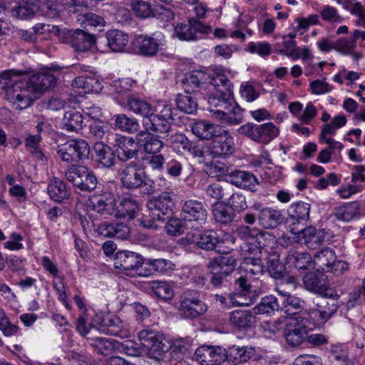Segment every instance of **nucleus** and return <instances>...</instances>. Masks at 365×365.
<instances>
[{"mask_svg": "<svg viewBox=\"0 0 365 365\" xmlns=\"http://www.w3.org/2000/svg\"><path fill=\"white\" fill-rule=\"evenodd\" d=\"M155 3L153 16L158 17L166 22L170 21L174 19V14L171 11L170 6L158 4L157 1H155Z\"/></svg>", "mask_w": 365, "mask_h": 365, "instance_id": "774afa93", "label": "nucleus"}, {"mask_svg": "<svg viewBox=\"0 0 365 365\" xmlns=\"http://www.w3.org/2000/svg\"><path fill=\"white\" fill-rule=\"evenodd\" d=\"M225 114L224 117L219 119L222 123L236 125L240 123L243 119V110L236 104L235 101L234 105L231 108L227 109Z\"/></svg>", "mask_w": 365, "mask_h": 365, "instance_id": "5fc2aeb1", "label": "nucleus"}, {"mask_svg": "<svg viewBox=\"0 0 365 365\" xmlns=\"http://www.w3.org/2000/svg\"><path fill=\"white\" fill-rule=\"evenodd\" d=\"M162 138L165 139V145L171 147L177 153L183 154L192 149V143L183 134L175 133Z\"/></svg>", "mask_w": 365, "mask_h": 365, "instance_id": "473e14b6", "label": "nucleus"}, {"mask_svg": "<svg viewBox=\"0 0 365 365\" xmlns=\"http://www.w3.org/2000/svg\"><path fill=\"white\" fill-rule=\"evenodd\" d=\"M226 180L237 187L251 192H255L259 184L254 174L240 170H235L227 173Z\"/></svg>", "mask_w": 365, "mask_h": 365, "instance_id": "412c9836", "label": "nucleus"}, {"mask_svg": "<svg viewBox=\"0 0 365 365\" xmlns=\"http://www.w3.org/2000/svg\"><path fill=\"white\" fill-rule=\"evenodd\" d=\"M212 216L214 220L220 224L227 225L231 223L235 217V212L227 207L226 205L217 202L212 205Z\"/></svg>", "mask_w": 365, "mask_h": 365, "instance_id": "4c0bfd02", "label": "nucleus"}, {"mask_svg": "<svg viewBox=\"0 0 365 365\" xmlns=\"http://www.w3.org/2000/svg\"><path fill=\"white\" fill-rule=\"evenodd\" d=\"M139 210L140 205L135 200L123 198L117 207L116 218L131 220L137 216Z\"/></svg>", "mask_w": 365, "mask_h": 365, "instance_id": "72a5a7b5", "label": "nucleus"}, {"mask_svg": "<svg viewBox=\"0 0 365 365\" xmlns=\"http://www.w3.org/2000/svg\"><path fill=\"white\" fill-rule=\"evenodd\" d=\"M98 180L93 171L85 167L77 188L82 191L91 192L96 187Z\"/></svg>", "mask_w": 365, "mask_h": 365, "instance_id": "6e6d98bb", "label": "nucleus"}, {"mask_svg": "<svg viewBox=\"0 0 365 365\" xmlns=\"http://www.w3.org/2000/svg\"><path fill=\"white\" fill-rule=\"evenodd\" d=\"M207 311V305L197 297L185 295L180 301L179 315L185 319L197 318Z\"/></svg>", "mask_w": 365, "mask_h": 365, "instance_id": "ddd939ff", "label": "nucleus"}, {"mask_svg": "<svg viewBox=\"0 0 365 365\" xmlns=\"http://www.w3.org/2000/svg\"><path fill=\"white\" fill-rule=\"evenodd\" d=\"M122 185L129 190H135L147 183L145 172L135 163L128 164L120 173Z\"/></svg>", "mask_w": 365, "mask_h": 365, "instance_id": "6e6552de", "label": "nucleus"}, {"mask_svg": "<svg viewBox=\"0 0 365 365\" xmlns=\"http://www.w3.org/2000/svg\"><path fill=\"white\" fill-rule=\"evenodd\" d=\"M257 133L259 135L258 143H267L276 138L279 134V129L272 123L257 125Z\"/></svg>", "mask_w": 365, "mask_h": 365, "instance_id": "864d4df0", "label": "nucleus"}, {"mask_svg": "<svg viewBox=\"0 0 365 365\" xmlns=\"http://www.w3.org/2000/svg\"><path fill=\"white\" fill-rule=\"evenodd\" d=\"M358 213V209L355 204H349L337 209L335 216L342 221L351 220Z\"/></svg>", "mask_w": 365, "mask_h": 365, "instance_id": "0e129e2a", "label": "nucleus"}, {"mask_svg": "<svg viewBox=\"0 0 365 365\" xmlns=\"http://www.w3.org/2000/svg\"><path fill=\"white\" fill-rule=\"evenodd\" d=\"M83 117L79 111L68 110L65 112L61 121L62 129L68 132L78 133L83 128Z\"/></svg>", "mask_w": 365, "mask_h": 365, "instance_id": "f704fd0d", "label": "nucleus"}, {"mask_svg": "<svg viewBox=\"0 0 365 365\" xmlns=\"http://www.w3.org/2000/svg\"><path fill=\"white\" fill-rule=\"evenodd\" d=\"M225 361L239 364L248 361L254 355L255 351L251 347L234 345L227 350L225 349Z\"/></svg>", "mask_w": 365, "mask_h": 365, "instance_id": "2f4dec72", "label": "nucleus"}, {"mask_svg": "<svg viewBox=\"0 0 365 365\" xmlns=\"http://www.w3.org/2000/svg\"><path fill=\"white\" fill-rule=\"evenodd\" d=\"M127 104L130 110L146 118H148L154 112L153 108L149 103L138 97L129 96Z\"/></svg>", "mask_w": 365, "mask_h": 365, "instance_id": "c03bdc74", "label": "nucleus"}, {"mask_svg": "<svg viewBox=\"0 0 365 365\" xmlns=\"http://www.w3.org/2000/svg\"><path fill=\"white\" fill-rule=\"evenodd\" d=\"M291 232L295 235V241L304 244L309 249H317L324 241L329 240V236L324 230H317L315 227L309 226L302 229L291 227Z\"/></svg>", "mask_w": 365, "mask_h": 365, "instance_id": "0eeeda50", "label": "nucleus"}, {"mask_svg": "<svg viewBox=\"0 0 365 365\" xmlns=\"http://www.w3.org/2000/svg\"><path fill=\"white\" fill-rule=\"evenodd\" d=\"M266 262L269 274L274 279H282L284 276V268L279 260V256L274 252H267L264 256V262Z\"/></svg>", "mask_w": 365, "mask_h": 365, "instance_id": "e433bc0d", "label": "nucleus"}, {"mask_svg": "<svg viewBox=\"0 0 365 365\" xmlns=\"http://www.w3.org/2000/svg\"><path fill=\"white\" fill-rule=\"evenodd\" d=\"M210 85L216 90L217 93L208 96L207 109L214 118L219 120L234 105L232 83L223 73L216 71L210 78Z\"/></svg>", "mask_w": 365, "mask_h": 365, "instance_id": "f03ea898", "label": "nucleus"}, {"mask_svg": "<svg viewBox=\"0 0 365 365\" xmlns=\"http://www.w3.org/2000/svg\"><path fill=\"white\" fill-rule=\"evenodd\" d=\"M254 207L259 210L257 220L259 225L265 229H274L282 225L284 217L282 211L272 207L259 209V205H255Z\"/></svg>", "mask_w": 365, "mask_h": 365, "instance_id": "5701e85b", "label": "nucleus"}, {"mask_svg": "<svg viewBox=\"0 0 365 365\" xmlns=\"http://www.w3.org/2000/svg\"><path fill=\"white\" fill-rule=\"evenodd\" d=\"M175 103L177 108L184 113L193 114L197 111V103L190 93L179 94Z\"/></svg>", "mask_w": 365, "mask_h": 365, "instance_id": "09e8293b", "label": "nucleus"}, {"mask_svg": "<svg viewBox=\"0 0 365 365\" xmlns=\"http://www.w3.org/2000/svg\"><path fill=\"white\" fill-rule=\"evenodd\" d=\"M93 209L100 215L107 217L114 215L116 217V202L114 196L110 192H104L94 198Z\"/></svg>", "mask_w": 365, "mask_h": 365, "instance_id": "393cba45", "label": "nucleus"}, {"mask_svg": "<svg viewBox=\"0 0 365 365\" xmlns=\"http://www.w3.org/2000/svg\"><path fill=\"white\" fill-rule=\"evenodd\" d=\"M173 205V195L168 192H162L158 197L148 201L150 218L144 220L141 225L144 227L158 229V222H164L171 217Z\"/></svg>", "mask_w": 365, "mask_h": 365, "instance_id": "20e7f679", "label": "nucleus"}, {"mask_svg": "<svg viewBox=\"0 0 365 365\" xmlns=\"http://www.w3.org/2000/svg\"><path fill=\"white\" fill-rule=\"evenodd\" d=\"M183 218L188 221H194L199 225L204 224L206 221L207 212L205 203L197 200H185L181 208Z\"/></svg>", "mask_w": 365, "mask_h": 365, "instance_id": "6ab92c4d", "label": "nucleus"}, {"mask_svg": "<svg viewBox=\"0 0 365 365\" xmlns=\"http://www.w3.org/2000/svg\"><path fill=\"white\" fill-rule=\"evenodd\" d=\"M85 167L86 166L83 165H73L65 171V176L66 179L76 187H78L82 175L85 171Z\"/></svg>", "mask_w": 365, "mask_h": 365, "instance_id": "69168bd1", "label": "nucleus"}, {"mask_svg": "<svg viewBox=\"0 0 365 365\" xmlns=\"http://www.w3.org/2000/svg\"><path fill=\"white\" fill-rule=\"evenodd\" d=\"M327 277L324 274L309 272L303 277L304 288L313 293L319 294L324 290Z\"/></svg>", "mask_w": 365, "mask_h": 365, "instance_id": "c9c22d12", "label": "nucleus"}, {"mask_svg": "<svg viewBox=\"0 0 365 365\" xmlns=\"http://www.w3.org/2000/svg\"><path fill=\"white\" fill-rule=\"evenodd\" d=\"M78 20L83 24L93 26H104L106 23L102 16L91 12L79 14Z\"/></svg>", "mask_w": 365, "mask_h": 365, "instance_id": "338daca9", "label": "nucleus"}, {"mask_svg": "<svg viewBox=\"0 0 365 365\" xmlns=\"http://www.w3.org/2000/svg\"><path fill=\"white\" fill-rule=\"evenodd\" d=\"M339 307V302L319 299L315 302V308L310 309L308 315L314 323L322 324L334 315Z\"/></svg>", "mask_w": 365, "mask_h": 365, "instance_id": "9b49d317", "label": "nucleus"}, {"mask_svg": "<svg viewBox=\"0 0 365 365\" xmlns=\"http://www.w3.org/2000/svg\"><path fill=\"white\" fill-rule=\"evenodd\" d=\"M26 82L29 88L35 96L36 92H43L46 90L54 87L56 82L55 76L49 73H39L32 75Z\"/></svg>", "mask_w": 365, "mask_h": 365, "instance_id": "bb28decb", "label": "nucleus"}, {"mask_svg": "<svg viewBox=\"0 0 365 365\" xmlns=\"http://www.w3.org/2000/svg\"><path fill=\"white\" fill-rule=\"evenodd\" d=\"M205 74L202 71L187 73L182 81L185 92L191 94L197 91L205 84Z\"/></svg>", "mask_w": 365, "mask_h": 365, "instance_id": "a19ab883", "label": "nucleus"}, {"mask_svg": "<svg viewBox=\"0 0 365 365\" xmlns=\"http://www.w3.org/2000/svg\"><path fill=\"white\" fill-rule=\"evenodd\" d=\"M58 158L67 163H76V157L74 155L71 140L63 144L58 145L56 148Z\"/></svg>", "mask_w": 365, "mask_h": 365, "instance_id": "13d9d810", "label": "nucleus"}, {"mask_svg": "<svg viewBox=\"0 0 365 365\" xmlns=\"http://www.w3.org/2000/svg\"><path fill=\"white\" fill-rule=\"evenodd\" d=\"M281 309L278 299L274 295L262 297L259 304L253 309L255 314H272Z\"/></svg>", "mask_w": 365, "mask_h": 365, "instance_id": "ea45409f", "label": "nucleus"}, {"mask_svg": "<svg viewBox=\"0 0 365 365\" xmlns=\"http://www.w3.org/2000/svg\"><path fill=\"white\" fill-rule=\"evenodd\" d=\"M96 161L106 168H113L116 163V153L103 143H96L93 146Z\"/></svg>", "mask_w": 365, "mask_h": 365, "instance_id": "c85d7f7f", "label": "nucleus"}, {"mask_svg": "<svg viewBox=\"0 0 365 365\" xmlns=\"http://www.w3.org/2000/svg\"><path fill=\"white\" fill-rule=\"evenodd\" d=\"M151 289L155 295L165 301L170 300L173 297L172 286L165 281H153L151 283Z\"/></svg>", "mask_w": 365, "mask_h": 365, "instance_id": "603ef678", "label": "nucleus"}, {"mask_svg": "<svg viewBox=\"0 0 365 365\" xmlns=\"http://www.w3.org/2000/svg\"><path fill=\"white\" fill-rule=\"evenodd\" d=\"M92 346L96 351L102 355L110 354L120 348V343L111 338L97 337L93 339Z\"/></svg>", "mask_w": 365, "mask_h": 365, "instance_id": "49530a36", "label": "nucleus"}, {"mask_svg": "<svg viewBox=\"0 0 365 365\" xmlns=\"http://www.w3.org/2000/svg\"><path fill=\"white\" fill-rule=\"evenodd\" d=\"M245 265L246 275L247 278L252 280L259 279L263 274L264 270V258H258V257H247L244 260Z\"/></svg>", "mask_w": 365, "mask_h": 365, "instance_id": "79ce46f5", "label": "nucleus"}, {"mask_svg": "<svg viewBox=\"0 0 365 365\" xmlns=\"http://www.w3.org/2000/svg\"><path fill=\"white\" fill-rule=\"evenodd\" d=\"M138 339L141 344L148 350L151 358L157 360L162 359L163 354L170 351L173 360L185 357L187 348L180 342H175L173 345L163 342L160 335L150 329H143L138 333Z\"/></svg>", "mask_w": 365, "mask_h": 365, "instance_id": "7ed1b4c3", "label": "nucleus"}, {"mask_svg": "<svg viewBox=\"0 0 365 365\" xmlns=\"http://www.w3.org/2000/svg\"><path fill=\"white\" fill-rule=\"evenodd\" d=\"M115 126L122 131L133 133L139 129L138 120L133 118H129L125 114L118 115L115 120Z\"/></svg>", "mask_w": 365, "mask_h": 365, "instance_id": "8fccbe9b", "label": "nucleus"}, {"mask_svg": "<svg viewBox=\"0 0 365 365\" xmlns=\"http://www.w3.org/2000/svg\"><path fill=\"white\" fill-rule=\"evenodd\" d=\"M114 148L118 160L127 162L137 158L139 153V144L136 139L128 136H118L115 140Z\"/></svg>", "mask_w": 365, "mask_h": 365, "instance_id": "dca6fc26", "label": "nucleus"}, {"mask_svg": "<svg viewBox=\"0 0 365 365\" xmlns=\"http://www.w3.org/2000/svg\"><path fill=\"white\" fill-rule=\"evenodd\" d=\"M131 8L137 16L145 19L153 16L154 5L150 2L143 0H133L131 3Z\"/></svg>", "mask_w": 365, "mask_h": 365, "instance_id": "4d7b16f0", "label": "nucleus"}, {"mask_svg": "<svg viewBox=\"0 0 365 365\" xmlns=\"http://www.w3.org/2000/svg\"><path fill=\"white\" fill-rule=\"evenodd\" d=\"M164 36L160 34H154L152 36H139L134 41L138 52L145 56H154L165 46Z\"/></svg>", "mask_w": 365, "mask_h": 365, "instance_id": "1a4fd4ad", "label": "nucleus"}, {"mask_svg": "<svg viewBox=\"0 0 365 365\" xmlns=\"http://www.w3.org/2000/svg\"><path fill=\"white\" fill-rule=\"evenodd\" d=\"M68 43L76 52H86L95 46L98 49V45L96 36L82 29L70 31L68 33Z\"/></svg>", "mask_w": 365, "mask_h": 365, "instance_id": "2eb2a0df", "label": "nucleus"}, {"mask_svg": "<svg viewBox=\"0 0 365 365\" xmlns=\"http://www.w3.org/2000/svg\"><path fill=\"white\" fill-rule=\"evenodd\" d=\"M225 349L221 346L203 345L195 352L196 360L201 365H220L225 361Z\"/></svg>", "mask_w": 365, "mask_h": 365, "instance_id": "a211bd4d", "label": "nucleus"}, {"mask_svg": "<svg viewBox=\"0 0 365 365\" xmlns=\"http://www.w3.org/2000/svg\"><path fill=\"white\" fill-rule=\"evenodd\" d=\"M182 241L187 244L195 245L200 249L211 251L216 248L220 240L216 232L208 230L203 233L189 232Z\"/></svg>", "mask_w": 365, "mask_h": 365, "instance_id": "4468645a", "label": "nucleus"}, {"mask_svg": "<svg viewBox=\"0 0 365 365\" xmlns=\"http://www.w3.org/2000/svg\"><path fill=\"white\" fill-rule=\"evenodd\" d=\"M267 237H271V235L266 232L260 231L256 235V242L258 245L250 242H244L240 247L241 255L244 257V260L247 259V257H258V258H264V256H267L266 245L262 240H266Z\"/></svg>", "mask_w": 365, "mask_h": 365, "instance_id": "4be33fe9", "label": "nucleus"}, {"mask_svg": "<svg viewBox=\"0 0 365 365\" xmlns=\"http://www.w3.org/2000/svg\"><path fill=\"white\" fill-rule=\"evenodd\" d=\"M146 265L149 266L153 271L158 273H165L174 269L175 264L166 259H147Z\"/></svg>", "mask_w": 365, "mask_h": 365, "instance_id": "052dcab7", "label": "nucleus"}, {"mask_svg": "<svg viewBox=\"0 0 365 365\" xmlns=\"http://www.w3.org/2000/svg\"><path fill=\"white\" fill-rule=\"evenodd\" d=\"M144 263L145 259L140 254L128 250L118 251L114 257V267L125 271L127 275L144 276L140 271Z\"/></svg>", "mask_w": 365, "mask_h": 365, "instance_id": "423d86ee", "label": "nucleus"}, {"mask_svg": "<svg viewBox=\"0 0 365 365\" xmlns=\"http://www.w3.org/2000/svg\"><path fill=\"white\" fill-rule=\"evenodd\" d=\"M311 205L304 202L292 203L287 209L288 215L293 220L299 222L301 220H307L309 217Z\"/></svg>", "mask_w": 365, "mask_h": 365, "instance_id": "a18cd8bd", "label": "nucleus"}, {"mask_svg": "<svg viewBox=\"0 0 365 365\" xmlns=\"http://www.w3.org/2000/svg\"><path fill=\"white\" fill-rule=\"evenodd\" d=\"M41 7V0H21L11 11V15L20 19H29L34 16Z\"/></svg>", "mask_w": 365, "mask_h": 365, "instance_id": "cd10ccee", "label": "nucleus"}, {"mask_svg": "<svg viewBox=\"0 0 365 365\" xmlns=\"http://www.w3.org/2000/svg\"><path fill=\"white\" fill-rule=\"evenodd\" d=\"M0 86L5 92V98L16 109L26 108L36 98L34 96L26 80L22 79L13 71H6L0 74Z\"/></svg>", "mask_w": 365, "mask_h": 365, "instance_id": "f257e3e1", "label": "nucleus"}, {"mask_svg": "<svg viewBox=\"0 0 365 365\" xmlns=\"http://www.w3.org/2000/svg\"><path fill=\"white\" fill-rule=\"evenodd\" d=\"M255 314L250 309H236L230 314L231 325L240 330L251 329L255 323Z\"/></svg>", "mask_w": 365, "mask_h": 365, "instance_id": "a878e982", "label": "nucleus"}, {"mask_svg": "<svg viewBox=\"0 0 365 365\" xmlns=\"http://www.w3.org/2000/svg\"><path fill=\"white\" fill-rule=\"evenodd\" d=\"M148 119L151 123V130L166 135L171 131V120H174L173 110L170 106H165L160 113L154 114L153 112Z\"/></svg>", "mask_w": 365, "mask_h": 365, "instance_id": "aec40b11", "label": "nucleus"}, {"mask_svg": "<svg viewBox=\"0 0 365 365\" xmlns=\"http://www.w3.org/2000/svg\"><path fill=\"white\" fill-rule=\"evenodd\" d=\"M129 42V36L126 33L118 29H112L106 32L104 38L98 40V50L101 52L106 51L103 46L113 52H122Z\"/></svg>", "mask_w": 365, "mask_h": 365, "instance_id": "f8f14e48", "label": "nucleus"}, {"mask_svg": "<svg viewBox=\"0 0 365 365\" xmlns=\"http://www.w3.org/2000/svg\"><path fill=\"white\" fill-rule=\"evenodd\" d=\"M313 263L317 270L332 272L341 275L348 269L349 264L344 261L337 260L335 252L330 248H324L314 255Z\"/></svg>", "mask_w": 365, "mask_h": 365, "instance_id": "39448f33", "label": "nucleus"}, {"mask_svg": "<svg viewBox=\"0 0 365 365\" xmlns=\"http://www.w3.org/2000/svg\"><path fill=\"white\" fill-rule=\"evenodd\" d=\"M174 35L181 41H191L197 38V36H195V31H193L190 22L188 24H177L175 26Z\"/></svg>", "mask_w": 365, "mask_h": 365, "instance_id": "e2e57ef3", "label": "nucleus"}, {"mask_svg": "<svg viewBox=\"0 0 365 365\" xmlns=\"http://www.w3.org/2000/svg\"><path fill=\"white\" fill-rule=\"evenodd\" d=\"M160 136L155 135L148 131L142 130L136 135V140L139 148L143 149L146 153H158L165 145V142L160 139Z\"/></svg>", "mask_w": 365, "mask_h": 365, "instance_id": "b1692460", "label": "nucleus"}, {"mask_svg": "<svg viewBox=\"0 0 365 365\" xmlns=\"http://www.w3.org/2000/svg\"><path fill=\"white\" fill-rule=\"evenodd\" d=\"M301 317H296L293 322L289 323L284 329V338L288 345L297 347L302 344L307 338L308 327L306 322L308 319L301 320Z\"/></svg>", "mask_w": 365, "mask_h": 365, "instance_id": "9d476101", "label": "nucleus"}, {"mask_svg": "<svg viewBox=\"0 0 365 365\" xmlns=\"http://www.w3.org/2000/svg\"><path fill=\"white\" fill-rule=\"evenodd\" d=\"M207 268L209 270V272L212 274L210 282L215 287L222 285L224 279L230 274L227 269V270H222L220 269L221 268H219V267H217L215 264H212L208 262Z\"/></svg>", "mask_w": 365, "mask_h": 365, "instance_id": "680f3d73", "label": "nucleus"}, {"mask_svg": "<svg viewBox=\"0 0 365 365\" xmlns=\"http://www.w3.org/2000/svg\"><path fill=\"white\" fill-rule=\"evenodd\" d=\"M72 86L78 88H82L85 93H98L101 89V83L95 77L81 76L76 77Z\"/></svg>", "mask_w": 365, "mask_h": 365, "instance_id": "de8ad7c7", "label": "nucleus"}, {"mask_svg": "<svg viewBox=\"0 0 365 365\" xmlns=\"http://www.w3.org/2000/svg\"><path fill=\"white\" fill-rule=\"evenodd\" d=\"M287 263L297 269H306L313 263L312 256L307 252H300L294 250L289 251L287 256Z\"/></svg>", "mask_w": 365, "mask_h": 365, "instance_id": "58836bf2", "label": "nucleus"}, {"mask_svg": "<svg viewBox=\"0 0 365 365\" xmlns=\"http://www.w3.org/2000/svg\"><path fill=\"white\" fill-rule=\"evenodd\" d=\"M192 133L202 140H212L222 127L205 120H198L191 124Z\"/></svg>", "mask_w": 365, "mask_h": 365, "instance_id": "7c9ffc66", "label": "nucleus"}, {"mask_svg": "<svg viewBox=\"0 0 365 365\" xmlns=\"http://www.w3.org/2000/svg\"><path fill=\"white\" fill-rule=\"evenodd\" d=\"M47 190L50 197L56 202H61L69 196L64 182L56 178L50 181Z\"/></svg>", "mask_w": 365, "mask_h": 365, "instance_id": "37998d69", "label": "nucleus"}, {"mask_svg": "<svg viewBox=\"0 0 365 365\" xmlns=\"http://www.w3.org/2000/svg\"><path fill=\"white\" fill-rule=\"evenodd\" d=\"M100 331L106 334L123 338L127 336L126 331L122 329V322L114 315L104 316L99 324Z\"/></svg>", "mask_w": 365, "mask_h": 365, "instance_id": "c756f323", "label": "nucleus"}, {"mask_svg": "<svg viewBox=\"0 0 365 365\" xmlns=\"http://www.w3.org/2000/svg\"><path fill=\"white\" fill-rule=\"evenodd\" d=\"M210 153L215 157L225 156L232 154L235 150L233 138L229 132L222 128L212 139L210 145Z\"/></svg>", "mask_w": 365, "mask_h": 365, "instance_id": "f3484780", "label": "nucleus"}, {"mask_svg": "<svg viewBox=\"0 0 365 365\" xmlns=\"http://www.w3.org/2000/svg\"><path fill=\"white\" fill-rule=\"evenodd\" d=\"M73 145V150L75 157H76V163L87 159L90 154V146L88 143L83 139H71Z\"/></svg>", "mask_w": 365, "mask_h": 365, "instance_id": "bf43d9fd", "label": "nucleus"}, {"mask_svg": "<svg viewBox=\"0 0 365 365\" xmlns=\"http://www.w3.org/2000/svg\"><path fill=\"white\" fill-rule=\"evenodd\" d=\"M219 252H224L225 255L219 256L217 257H214L209 261V263L213 264H215L219 268H221L222 270H229V273H232L235 269V267L237 264L236 258L231 255H228V252L222 251L218 250Z\"/></svg>", "mask_w": 365, "mask_h": 365, "instance_id": "3c124183", "label": "nucleus"}]
</instances>
